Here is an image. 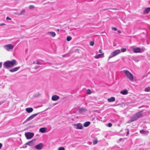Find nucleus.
Listing matches in <instances>:
<instances>
[{"instance_id": "nucleus-23", "label": "nucleus", "mask_w": 150, "mask_h": 150, "mask_svg": "<svg viewBox=\"0 0 150 150\" xmlns=\"http://www.w3.org/2000/svg\"><path fill=\"white\" fill-rule=\"evenodd\" d=\"M26 145H28L30 146H32L33 145V141H31L29 142H27L26 144Z\"/></svg>"}, {"instance_id": "nucleus-30", "label": "nucleus", "mask_w": 150, "mask_h": 150, "mask_svg": "<svg viewBox=\"0 0 150 150\" xmlns=\"http://www.w3.org/2000/svg\"><path fill=\"white\" fill-rule=\"evenodd\" d=\"M89 43H90V45L91 46H93L94 45V42L93 41H90V42Z\"/></svg>"}, {"instance_id": "nucleus-26", "label": "nucleus", "mask_w": 150, "mask_h": 150, "mask_svg": "<svg viewBox=\"0 0 150 150\" xmlns=\"http://www.w3.org/2000/svg\"><path fill=\"white\" fill-rule=\"evenodd\" d=\"M145 91L146 92L150 91V87H148L145 88Z\"/></svg>"}, {"instance_id": "nucleus-4", "label": "nucleus", "mask_w": 150, "mask_h": 150, "mask_svg": "<svg viewBox=\"0 0 150 150\" xmlns=\"http://www.w3.org/2000/svg\"><path fill=\"white\" fill-rule=\"evenodd\" d=\"M121 53L120 50H117L114 51L113 52H111L110 55L108 58V60L113 57H115L117 55Z\"/></svg>"}, {"instance_id": "nucleus-13", "label": "nucleus", "mask_w": 150, "mask_h": 150, "mask_svg": "<svg viewBox=\"0 0 150 150\" xmlns=\"http://www.w3.org/2000/svg\"><path fill=\"white\" fill-rule=\"evenodd\" d=\"M47 34L48 35H50L52 37H54L56 35V33L54 32L48 31L47 32Z\"/></svg>"}, {"instance_id": "nucleus-43", "label": "nucleus", "mask_w": 150, "mask_h": 150, "mask_svg": "<svg viewBox=\"0 0 150 150\" xmlns=\"http://www.w3.org/2000/svg\"><path fill=\"white\" fill-rule=\"evenodd\" d=\"M27 147V146L26 145H24L23 146V147L24 148H25Z\"/></svg>"}, {"instance_id": "nucleus-5", "label": "nucleus", "mask_w": 150, "mask_h": 150, "mask_svg": "<svg viewBox=\"0 0 150 150\" xmlns=\"http://www.w3.org/2000/svg\"><path fill=\"white\" fill-rule=\"evenodd\" d=\"M4 48L7 51H9L10 50H12L14 47L13 45L11 44H9L4 45Z\"/></svg>"}, {"instance_id": "nucleus-41", "label": "nucleus", "mask_w": 150, "mask_h": 150, "mask_svg": "<svg viewBox=\"0 0 150 150\" xmlns=\"http://www.w3.org/2000/svg\"><path fill=\"white\" fill-rule=\"evenodd\" d=\"M103 51L102 50L100 49L99 50V52L100 53H102V52Z\"/></svg>"}, {"instance_id": "nucleus-29", "label": "nucleus", "mask_w": 150, "mask_h": 150, "mask_svg": "<svg viewBox=\"0 0 150 150\" xmlns=\"http://www.w3.org/2000/svg\"><path fill=\"white\" fill-rule=\"evenodd\" d=\"M126 50V48H122L121 49V52H125Z\"/></svg>"}, {"instance_id": "nucleus-37", "label": "nucleus", "mask_w": 150, "mask_h": 150, "mask_svg": "<svg viewBox=\"0 0 150 150\" xmlns=\"http://www.w3.org/2000/svg\"><path fill=\"white\" fill-rule=\"evenodd\" d=\"M35 63L37 64H41V63L38 61L37 62Z\"/></svg>"}, {"instance_id": "nucleus-38", "label": "nucleus", "mask_w": 150, "mask_h": 150, "mask_svg": "<svg viewBox=\"0 0 150 150\" xmlns=\"http://www.w3.org/2000/svg\"><path fill=\"white\" fill-rule=\"evenodd\" d=\"M6 25L4 23H1L0 24V26L4 25Z\"/></svg>"}, {"instance_id": "nucleus-24", "label": "nucleus", "mask_w": 150, "mask_h": 150, "mask_svg": "<svg viewBox=\"0 0 150 150\" xmlns=\"http://www.w3.org/2000/svg\"><path fill=\"white\" fill-rule=\"evenodd\" d=\"M86 110L84 108H81L79 110V112H84L86 111Z\"/></svg>"}, {"instance_id": "nucleus-2", "label": "nucleus", "mask_w": 150, "mask_h": 150, "mask_svg": "<svg viewBox=\"0 0 150 150\" xmlns=\"http://www.w3.org/2000/svg\"><path fill=\"white\" fill-rule=\"evenodd\" d=\"M142 116V112H139L134 115L132 116L131 117L130 120H129L127 123H130L131 122L134 121L138 119L141 117Z\"/></svg>"}, {"instance_id": "nucleus-19", "label": "nucleus", "mask_w": 150, "mask_h": 150, "mask_svg": "<svg viewBox=\"0 0 150 150\" xmlns=\"http://www.w3.org/2000/svg\"><path fill=\"white\" fill-rule=\"evenodd\" d=\"M150 11V7L148 8L145 9L144 11V13H147Z\"/></svg>"}, {"instance_id": "nucleus-9", "label": "nucleus", "mask_w": 150, "mask_h": 150, "mask_svg": "<svg viewBox=\"0 0 150 150\" xmlns=\"http://www.w3.org/2000/svg\"><path fill=\"white\" fill-rule=\"evenodd\" d=\"M140 133L143 135H147L149 133V131L148 130H140L139 131Z\"/></svg>"}, {"instance_id": "nucleus-35", "label": "nucleus", "mask_w": 150, "mask_h": 150, "mask_svg": "<svg viewBox=\"0 0 150 150\" xmlns=\"http://www.w3.org/2000/svg\"><path fill=\"white\" fill-rule=\"evenodd\" d=\"M127 134H126V136H128L129 134V129H127Z\"/></svg>"}, {"instance_id": "nucleus-44", "label": "nucleus", "mask_w": 150, "mask_h": 150, "mask_svg": "<svg viewBox=\"0 0 150 150\" xmlns=\"http://www.w3.org/2000/svg\"><path fill=\"white\" fill-rule=\"evenodd\" d=\"M118 33H121V32L120 30H118L117 31Z\"/></svg>"}, {"instance_id": "nucleus-42", "label": "nucleus", "mask_w": 150, "mask_h": 150, "mask_svg": "<svg viewBox=\"0 0 150 150\" xmlns=\"http://www.w3.org/2000/svg\"><path fill=\"white\" fill-rule=\"evenodd\" d=\"M2 144L1 143H0V149H1V148L2 147Z\"/></svg>"}, {"instance_id": "nucleus-16", "label": "nucleus", "mask_w": 150, "mask_h": 150, "mask_svg": "<svg viewBox=\"0 0 150 150\" xmlns=\"http://www.w3.org/2000/svg\"><path fill=\"white\" fill-rule=\"evenodd\" d=\"M33 109L32 108H27L25 109V110L26 111L28 112V113H30L33 111Z\"/></svg>"}, {"instance_id": "nucleus-39", "label": "nucleus", "mask_w": 150, "mask_h": 150, "mask_svg": "<svg viewBox=\"0 0 150 150\" xmlns=\"http://www.w3.org/2000/svg\"><path fill=\"white\" fill-rule=\"evenodd\" d=\"M6 19L7 20H11V19L8 17H6Z\"/></svg>"}, {"instance_id": "nucleus-21", "label": "nucleus", "mask_w": 150, "mask_h": 150, "mask_svg": "<svg viewBox=\"0 0 150 150\" xmlns=\"http://www.w3.org/2000/svg\"><path fill=\"white\" fill-rule=\"evenodd\" d=\"M115 98L114 97H112L108 99V100L109 102L114 101H115Z\"/></svg>"}, {"instance_id": "nucleus-25", "label": "nucleus", "mask_w": 150, "mask_h": 150, "mask_svg": "<svg viewBox=\"0 0 150 150\" xmlns=\"http://www.w3.org/2000/svg\"><path fill=\"white\" fill-rule=\"evenodd\" d=\"M72 38L70 36H68L67 38V40L68 41H69L71 40Z\"/></svg>"}, {"instance_id": "nucleus-20", "label": "nucleus", "mask_w": 150, "mask_h": 150, "mask_svg": "<svg viewBox=\"0 0 150 150\" xmlns=\"http://www.w3.org/2000/svg\"><path fill=\"white\" fill-rule=\"evenodd\" d=\"M128 91L127 90H124L120 92V93L123 95H127L128 93Z\"/></svg>"}, {"instance_id": "nucleus-7", "label": "nucleus", "mask_w": 150, "mask_h": 150, "mask_svg": "<svg viewBox=\"0 0 150 150\" xmlns=\"http://www.w3.org/2000/svg\"><path fill=\"white\" fill-rule=\"evenodd\" d=\"M74 128L77 129H81L83 128V126L80 123H78L74 124L73 125Z\"/></svg>"}, {"instance_id": "nucleus-48", "label": "nucleus", "mask_w": 150, "mask_h": 150, "mask_svg": "<svg viewBox=\"0 0 150 150\" xmlns=\"http://www.w3.org/2000/svg\"><path fill=\"white\" fill-rule=\"evenodd\" d=\"M59 29H57V31H59Z\"/></svg>"}, {"instance_id": "nucleus-40", "label": "nucleus", "mask_w": 150, "mask_h": 150, "mask_svg": "<svg viewBox=\"0 0 150 150\" xmlns=\"http://www.w3.org/2000/svg\"><path fill=\"white\" fill-rule=\"evenodd\" d=\"M2 62H0V68L2 67Z\"/></svg>"}, {"instance_id": "nucleus-8", "label": "nucleus", "mask_w": 150, "mask_h": 150, "mask_svg": "<svg viewBox=\"0 0 150 150\" xmlns=\"http://www.w3.org/2000/svg\"><path fill=\"white\" fill-rule=\"evenodd\" d=\"M39 113L33 114L29 117L26 120V121H28L33 119L35 117L38 115Z\"/></svg>"}, {"instance_id": "nucleus-33", "label": "nucleus", "mask_w": 150, "mask_h": 150, "mask_svg": "<svg viewBox=\"0 0 150 150\" xmlns=\"http://www.w3.org/2000/svg\"><path fill=\"white\" fill-rule=\"evenodd\" d=\"M112 30L115 31H116L117 30V29L115 27H112Z\"/></svg>"}, {"instance_id": "nucleus-45", "label": "nucleus", "mask_w": 150, "mask_h": 150, "mask_svg": "<svg viewBox=\"0 0 150 150\" xmlns=\"http://www.w3.org/2000/svg\"><path fill=\"white\" fill-rule=\"evenodd\" d=\"M33 64H35V61H34V62H33Z\"/></svg>"}, {"instance_id": "nucleus-22", "label": "nucleus", "mask_w": 150, "mask_h": 150, "mask_svg": "<svg viewBox=\"0 0 150 150\" xmlns=\"http://www.w3.org/2000/svg\"><path fill=\"white\" fill-rule=\"evenodd\" d=\"M90 122H86L84 123L83 126L84 127H86L90 125Z\"/></svg>"}, {"instance_id": "nucleus-3", "label": "nucleus", "mask_w": 150, "mask_h": 150, "mask_svg": "<svg viewBox=\"0 0 150 150\" xmlns=\"http://www.w3.org/2000/svg\"><path fill=\"white\" fill-rule=\"evenodd\" d=\"M122 72L125 74L127 77L131 81H134L133 76L129 71L126 70H123Z\"/></svg>"}, {"instance_id": "nucleus-11", "label": "nucleus", "mask_w": 150, "mask_h": 150, "mask_svg": "<svg viewBox=\"0 0 150 150\" xmlns=\"http://www.w3.org/2000/svg\"><path fill=\"white\" fill-rule=\"evenodd\" d=\"M42 147L43 144L41 143L35 146V147L37 149H41Z\"/></svg>"}, {"instance_id": "nucleus-28", "label": "nucleus", "mask_w": 150, "mask_h": 150, "mask_svg": "<svg viewBox=\"0 0 150 150\" xmlns=\"http://www.w3.org/2000/svg\"><path fill=\"white\" fill-rule=\"evenodd\" d=\"M91 92L90 89H88L86 91V93L88 94H90L91 93Z\"/></svg>"}, {"instance_id": "nucleus-12", "label": "nucleus", "mask_w": 150, "mask_h": 150, "mask_svg": "<svg viewBox=\"0 0 150 150\" xmlns=\"http://www.w3.org/2000/svg\"><path fill=\"white\" fill-rule=\"evenodd\" d=\"M59 98V96L56 95H54L52 96V100L53 101H56L58 100Z\"/></svg>"}, {"instance_id": "nucleus-18", "label": "nucleus", "mask_w": 150, "mask_h": 150, "mask_svg": "<svg viewBox=\"0 0 150 150\" xmlns=\"http://www.w3.org/2000/svg\"><path fill=\"white\" fill-rule=\"evenodd\" d=\"M25 13V9H23L22 10L20 13H16V14L18 16H20L22 15H23Z\"/></svg>"}, {"instance_id": "nucleus-47", "label": "nucleus", "mask_w": 150, "mask_h": 150, "mask_svg": "<svg viewBox=\"0 0 150 150\" xmlns=\"http://www.w3.org/2000/svg\"><path fill=\"white\" fill-rule=\"evenodd\" d=\"M142 50H143V51H143V52L144 51V50H143V49H142Z\"/></svg>"}, {"instance_id": "nucleus-46", "label": "nucleus", "mask_w": 150, "mask_h": 150, "mask_svg": "<svg viewBox=\"0 0 150 150\" xmlns=\"http://www.w3.org/2000/svg\"><path fill=\"white\" fill-rule=\"evenodd\" d=\"M119 140H120V141H121V140H122V139H121V138L120 139H119Z\"/></svg>"}, {"instance_id": "nucleus-14", "label": "nucleus", "mask_w": 150, "mask_h": 150, "mask_svg": "<svg viewBox=\"0 0 150 150\" xmlns=\"http://www.w3.org/2000/svg\"><path fill=\"white\" fill-rule=\"evenodd\" d=\"M20 68V67H15L14 68L10 69L9 71L11 72H13L18 71Z\"/></svg>"}, {"instance_id": "nucleus-1", "label": "nucleus", "mask_w": 150, "mask_h": 150, "mask_svg": "<svg viewBox=\"0 0 150 150\" xmlns=\"http://www.w3.org/2000/svg\"><path fill=\"white\" fill-rule=\"evenodd\" d=\"M17 64V62L15 59H13L11 61H8L4 62L3 63L4 67L5 69H8L12 68Z\"/></svg>"}, {"instance_id": "nucleus-34", "label": "nucleus", "mask_w": 150, "mask_h": 150, "mask_svg": "<svg viewBox=\"0 0 150 150\" xmlns=\"http://www.w3.org/2000/svg\"><path fill=\"white\" fill-rule=\"evenodd\" d=\"M112 123H109L108 124V126L109 127H111L112 126Z\"/></svg>"}, {"instance_id": "nucleus-36", "label": "nucleus", "mask_w": 150, "mask_h": 150, "mask_svg": "<svg viewBox=\"0 0 150 150\" xmlns=\"http://www.w3.org/2000/svg\"><path fill=\"white\" fill-rule=\"evenodd\" d=\"M40 66H36L35 67V69H37L39 68L40 67Z\"/></svg>"}, {"instance_id": "nucleus-15", "label": "nucleus", "mask_w": 150, "mask_h": 150, "mask_svg": "<svg viewBox=\"0 0 150 150\" xmlns=\"http://www.w3.org/2000/svg\"><path fill=\"white\" fill-rule=\"evenodd\" d=\"M104 53H103L101 54H99L97 55V56H95L94 58L96 59H98L100 58H102L104 57Z\"/></svg>"}, {"instance_id": "nucleus-17", "label": "nucleus", "mask_w": 150, "mask_h": 150, "mask_svg": "<svg viewBox=\"0 0 150 150\" xmlns=\"http://www.w3.org/2000/svg\"><path fill=\"white\" fill-rule=\"evenodd\" d=\"M46 127H42L39 129V131L42 133H44L46 132Z\"/></svg>"}, {"instance_id": "nucleus-10", "label": "nucleus", "mask_w": 150, "mask_h": 150, "mask_svg": "<svg viewBox=\"0 0 150 150\" xmlns=\"http://www.w3.org/2000/svg\"><path fill=\"white\" fill-rule=\"evenodd\" d=\"M133 50L134 52V53H140L142 52L141 50L139 47L134 48H133Z\"/></svg>"}, {"instance_id": "nucleus-32", "label": "nucleus", "mask_w": 150, "mask_h": 150, "mask_svg": "<svg viewBox=\"0 0 150 150\" xmlns=\"http://www.w3.org/2000/svg\"><path fill=\"white\" fill-rule=\"evenodd\" d=\"M58 150H65V148L63 147H61L59 148Z\"/></svg>"}, {"instance_id": "nucleus-31", "label": "nucleus", "mask_w": 150, "mask_h": 150, "mask_svg": "<svg viewBox=\"0 0 150 150\" xmlns=\"http://www.w3.org/2000/svg\"><path fill=\"white\" fill-rule=\"evenodd\" d=\"M35 8V6H34L33 5H30L29 6V8L30 9H31Z\"/></svg>"}, {"instance_id": "nucleus-6", "label": "nucleus", "mask_w": 150, "mask_h": 150, "mask_svg": "<svg viewBox=\"0 0 150 150\" xmlns=\"http://www.w3.org/2000/svg\"><path fill=\"white\" fill-rule=\"evenodd\" d=\"M25 135L27 139H30L33 137L34 135V134L33 133L28 132L25 133Z\"/></svg>"}, {"instance_id": "nucleus-27", "label": "nucleus", "mask_w": 150, "mask_h": 150, "mask_svg": "<svg viewBox=\"0 0 150 150\" xmlns=\"http://www.w3.org/2000/svg\"><path fill=\"white\" fill-rule=\"evenodd\" d=\"M98 140L97 139H96L94 140L93 141V144L95 145L97 144L98 142Z\"/></svg>"}]
</instances>
